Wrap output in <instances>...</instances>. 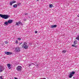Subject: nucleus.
<instances>
[{
	"instance_id": "f257e3e1",
	"label": "nucleus",
	"mask_w": 79,
	"mask_h": 79,
	"mask_svg": "<svg viewBox=\"0 0 79 79\" xmlns=\"http://www.w3.org/2000/svg\"><path fill=\"white\" fill-rule=\"evenodd\" d=\"M0 17L2 18H3L5 19H8L9 18V16L8 15H2L0 14Z\"/></svg>"
},
{
	"instance_id": "f03ea898",
	"label": "nucleus",
	"mask_w": 79,
	"mask_h": 79,
	"mask_svg": "<svg viewBox=\"0 0 79 79\" xmlns=\"http://www.w3.org/2000/svg\"><path fill=\"white\" fill-rule=\"evenodd\" d=\"M27 44L26 42L23 43V44L22 45V47H24L25 49H27L28 48V46L27 45Z\"/></svg>"
},
{
	"instance_id": "7ed1b4c3",
	"label": "nucleus",
	"mask_w": 79,
	"mask_h": 79,
	"mask_svg": "<svg viewBox=\"0 0 79 79\" xmlns=\"http://www.w3.org/2000/svg\"><path fill=\"white\" fill-rule=\"evenodd\" d=\"M16 69L18 71H22V67L20 66H18Z\"/></svg>"
},
{
	"instance_id": "20e7f679",
	"label": "nucleus",
	"mask_w": 79,
	"mask_h": 79,
	"mask_svg": "<svg viewBox=\"0 0 79 79\" xmlns=\"http://www.w3.org/2000/svg\"><path fill=\"white\" fill-rule=\"evenodd\" d=\"M75 73V72H71L69 74V78H71L73 76V75Z\"/></svg>"
},
{
	"instance_id": "39448f33",
	"label": "nucleus",
	"mask_w": 79,
	"mask_h": 79,
	"mask_svg": "<svg viewBox=\"0 0 79 79\" xmlns=\"http://www.w3.org/2000/svg\"><path fill=\"white\" fill-rule=\"evenodd\" d=\"M12 52H5V54H6L7 55H11L12 54Z\"/></svg>"
},
{
	"instance_id": "423d86ee",
	"label": "nucleus",
	"mask_w": 79,
	"mask_h": 79,
	"mask_svg": "<svg viewBox=\"0 0 79 79\" xmlns=\"http://www.w3.org/2000/svg\"><path fill=\"white\" fill-rule=\"evenodd\" d=\"M15 51L16 52H20V49L19 48L17 47L15 48Z\"/></svg>"
},
{
	"instance_id": "0eeeda50",
	"label": "nucleus",
	"mask_w": 79,
	"mask_h": 79,
	"mask_svg": "<svg viewBox=\"0 0 79 79\" xmlns=\"http://www.w3.org/2000/svg\"><path fill=\"white\" fill-rule=\"evenodd\" d=\"M7 66L8 67V69H11V64H7Z\"/></svg>"
},
{
	"instance_id": "6e6552de",
	"label": "nucleus",
	"mask_w": 79,
	"mask_h": 79,
	"mask_svg": "<svg viewBox=\"0 0 79 79\" xmlns=\"http://www.w3.org/2000/svg\"><path fill=\"white\" fill-rule=\"evenodd\" d=\"M16 2L15 1H13L12 2H10V5H11V6L12 5V4H13V3H16Z\"/></svg>"
},
{
	"instance_id": "1a4fd4ad",
	"label": "nucleus",
	"mask_w": 79,
	"mask_h": 79,
	"mask_svg": "<svg viewBox=\"0 0 79 79\" xmlns=\"http://www.w3.org/2000/svg\"><path fill=\"white\" fill-rule=\"evenodd\" d=\"M4 69L3 68V67H0V73H2L3 70Z\"/></svg>"
},
{
	"instance_id": "9d476101",
	"label": "nucleus",
	"mask_w": 79,
	"mask_h": 79,
	"mask_svg": "<svg viewBox=\"0 0 79 79\" xmlns=\"http://www.w3.org/2000/svg\"><path fill=\"white\" fill-rule=\"evenodd\" d=\"M7 21H8V23L9 24H11V23H12V22H13V20H8Z\"/></svg>"
},
{
	"instance_id": "9b49d317",
	"label": "nucleus",
	"mask_w": 79,
	"mask_h": 79,
	"mask_svg": "<svg viewBox=\"0 0 79 79\" xmlns=\"http://www.w3.org/2000/svg\"><path fill=\"white\" fill-rule=\"evenodd\" d=\"M49 6L50 8H52V7H53V5L52 4H49Z\"/></svg>"
},
{
	"instance_id": "f8f14e48",
	"label": "nucleus",
	"mask_w": 79,
	"mask_h": 79,
	"mask_svg": "<svg viewBox=\"0 0 79 79\" xmlns=\"http://www.w3.org/2000/svg\"><path fill=\"white\" fill-rule=\"evenodd\" d=\"M57 26L56 25H52L51 26V28H54V27H57Z\"/></svg>"
},
{
	"instance_id": "ddd939ff",
	"label": "nucleus",
	"mask_w": 79,
	"mask_h": 79,
	"mask_svg": "<svg viewBox=\"0 0 79 79\" xmlns=\"http://www.w3.org/2000/svg\"><path fill=\"white\" fill-rule=\"evenodd\" d=\"M21 23V22H19V23L16 22V25L17 26H19V24H20Z\"/></svg>"
},
{
	"instance_id": "4468645a",
	"label": "nucleus",
	"mask_w": 79,
	"mask_h": 79,
	"mask_svg": "<svg viewBox=\"0 0 79 79\" xmlns=\"http://www.w3.org/2000/svg\"><path fill=\"white\" fill-rule=\"evenodd\" d=\"M77 43V41L76 40H75L73 42V44H74V45H76Z\"/></svg>"
},
{
	"instance_id": "2eb2a0df",
	"label": "nucleus",
	"mask_w": 79,
	"mask_h": 79,
	"mask_svg": "<svg viewBox=\"0 0 79 79\" xmlns=\"http://www.w3.org/2000/svg\"><path fill=\"white\" fill-rule=\"evenodd\" d=\"M17 6H18V5L16 4H14L13 6V7H14V8H16L17 7Z\"/></svg>"
},
{
	"instance_id": "dca6fc26",
	"label": "nucleus",
	"mask_w": 79,
	"mask_h": 79,
	"mask_svg": "<svg viewBox=\"0 0 79 79\" xmlns=\"http://www.w3.org/2000/svg\"><path fill=\"white\" fill-rule=\"evenodd\" d=\"M4 24H6V25H8V22H5V23H4Z\"/></svg>"
},
{
	"instance_id": "f3484780",
	"label": "nucleus",
	"mask_w": 79,
	"mask_h": 79,
	"mask_svg": "<svg viewBox=\"0 0 79 79\" xmlns=\"http://www.w3.org/2000/svg\"><path fill=\"white\" fill-rule=\"evenodd\" d=\"M66 52V51L65 50L62 51V53H65Z\"/></svg>"
},
{
	"instance_id": "a211bd4d",
	"label": "nucleus",
	"mask_w": 79,
	"mask_h": 79,
	"mask_svg": "<svg viewBox=\"0 0 79 79\" xmlns=\"http://www.w3.org/2000/svg\"><path fill=\"white\" fill-rule=\"evenodd\" d=\"M15 44H18V41L16 40L15 41Z\"/></svg>"
},
{
	"instance_id": "6ab92c4d",
	"label": "nucleus",
	"mask_w": 79,
	"mask_h": 79,
	"mask_svg": "<svg viewBox=\"0 0 79 79\" xmlns=\"http://www.w3.org/2000/svg\"><path fill=\"white\" fill-rule=\"evenodd\" d=\"M77 39V40H79V36H78L77 37H76V40Z\"/></svg>"
},
{
	"instance_id": "aec40b11",
	"label": "nucleus",
	"mask_w": 79,
	"mask_h": 79,
	"mask_svg": "<svg viewBox=\"0 0 79 79\" xmlns=\"http://www.w3.org/2000/svg\"><path fill=\"white\" fill-rule=\"evenodd\" d=\"M0 79H3V77L2 76H0Z\"/></svg>"
},
{
	"instance_id": "412c9836",
	"label": "nucleus",
	"mask_w": 79,
	"mask_h": 79,
	"mask_svg": "<svg viewBox=\"0 0 79 79\" xmlns=\"http://www.w3.org/2000/svg\"><path fill=\"white\" fill-rule=\"evenodd\" d=\"M4 42H5L6 44H8V42L7 41H5Z\"/></svg>"
},
{
	"instance_id": "4be33fe9",
	"label": "nucleus",
	"mask_w": 79,
	"mask_h": 79,
	"mask_svg": "<svg viewBox=\"0 0 79 79\" xmlns=\"http://www.w3.org/2000/svg\"><path fill=\"white\" fill-rule=\"evenodd\" d=\"M72 47H76L77 46H76L72 44Z\"/></svg>"
},
{
	"instance_id": "5701e85b",
	"label": "nucleus",
	"mask_w": 79,
	"mask_h": 79,
	"mask_svg": "<svg viewBox=\"0 0 79 79\" xmlns=\"http://www.w3.org/2000/svg\"><path fill=\"white\" fill-rule=\"evenodd\" d=\"M17 39L18 40H21V39L20 38H19Z\"/></svg>"
},
{
	"instance_id": "b1692460",
	"label": "nucleus",
	"mask_w": 79,
	"mask_h": 79,
	"mask_svg": "<svg viewBox=\"0 0 79 79\" xmlns=\"http://www.w3.org/2000/svg\"><path fill=\"white\" fill-rule=\"evenodd\" d=\"M35 34H37V31H35Z\"/></svg>"
},
{
	"instance_id": "393cba45",
	"label": "nucleus",
	"mask_w": 79,
	"mask_h": 79,
	"mask_svg": "<svg viewBox=\"0 0 79 79\" xmlns=\"http://www.w3.org/2000/svg\"><path fill=\"white\" fill-rule=\"evenodd\" d=\"M27 15V13H25V15Z\"/></svg>"
},
{
	"instance_id": "a878e982",
	"label": "nucleus",
	"mask_w": 79,
	"mask_h": 79,
	"mask_svg": "<svg viewBox=\"0 0 79 79\" xmlns=\"http://www.w3.org/2000/svg\"><path fill=\"white\" fill-rule=\"evenodd\" d=\"M15 79H18V78L17 77H14Z\"/></svg>"
},
{
	"instance_id": "bb28decb",
	"label": "nucleus",
	"mask_w": 79,
	"mask_h": 79,
	"mask_svg": "<svg viewBox=\"0 0 79 79\" xmlns=\"http://www.w3.org/2000/svg\"><path fill=\"white\" fill-rule=\"evenodd\" d=\"M23 44V43L21 42L19 44V45H21V44Z\"/></svg>"
},
{
	"instance_id": "cd10ccee",
	"label": "nucleus",
	"mask_w": 79,
	"mask_h": 79,
	"mask_svg": "<svg viewBox=\"0 0 79 79\" xmlns=\"http://www.w3.org/2000/svg\"><path fill=\"white\" fill-rule=\"evenodd\" d=\"M31 64H29V66H31Z\"/></svg>"
},
{
	"instance_id": "c85d7f7f",
	"label": "nucleus",
	"mask_w": 79,
	"mask_h": 79,
	"mask_svg": "<svg viewBox=\"0 0 79 79\" xmlns=\"http://www.w3.org/2000/svg\"><path fill=\"white\" fill-rule=\"evenodd\" d=\"M31 64H34L33 63H32Z\"/></svg>"
},
{
	"instance_id": "c756f323",
	"label": "nucleus",
	"mask_w": 79,
	"mask_h": 79,
	"mask_svg": "<svg viewBox=\"0 0 79 79\" xmlns=\"http://www.w3.org/2000/svg\"><path fill=\"white\" fill-rule=\"evenodd\" d=\"M78 17H79V15H77Z\"/></svg>"
},
{
	"instance_id": "7c9ffc66",
	"label": "nucleus",
	"mask_w": 79,
	"mask_h": 79,
	"mask_svg": "<svg viewBox=\"0 0 79 79\" xmlns=\"http://www.w3.org/2000/svg\"><path fill=\"white\" fill-rule=\"evenodd\" d=\"M37 1H39V0H36Z\"/></svg>"
},
{
	"instance_id": "2f4dec72",
	"label": "nucleus",
	"mask_w": 79,
	"mask_h": 79,
	"mask_svg": "<svg viewBox=\"0 0 79 79\" xmlns=\"http://www.w3.org/2000/svg\"><path fill=\"white\" fill-rule=\"evenodd\" d=\"M19 4L20 5H21V3H19Z\"/></svg>"
}]
</instances>
